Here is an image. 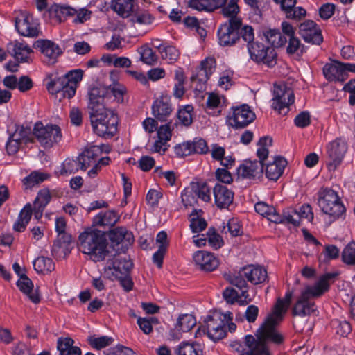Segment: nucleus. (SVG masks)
I'll use <instances>...</instances> for the list:
<instances>
[{"instance_id": "4d7b16f0", "label": "nucleus", "mask_w": 355, "mask_h": 355, "mask_svg": "<svg viewBox=\"0 0 355 355\" xmlns=\"http://www.w3.org/2000/svg\"><path fill=\"white\" fill-rule=\"evenodd\" d=\"M222 233H230L232 236H237L241 232V226L236 219H232L228 221L226 225L220 227Z\"/></svg>"}, {"instance_id": "79ce46f5", "label": "nucleus", "mask_w": 355, "mask_h": 355, "mask_svg": "<svg viewBox=\"0 0 355 355\" xmlns=\"http://www.w3.org/2000/svg\"><path fill=\"white\" fill-rule=\"evenodd\" d=\"M79 169H81L80 162L78 159H66L60 167L58 173L60 175H68L76 173Z\"/></svg>"}, {"instance_id": "6ab92c4d", "label": "nucleus", "mask_w": 355, "mask_h": 355, "mask_svg": "<svg viewBox=\"0 0 355 355\" xmlns=\"http://www.w3.org/2000/svg\"><path fill=\"white\" fill-rule=\"evenodd\" d=\"M89 114L91 112H101L103 109H107L105 106V99L107 98V89L104 87H94L88 92Z\"/></svg>"}, {"instance_id": "49530a36", "label": "nucleus", "mask_w": 355, "mask_h": 355, "mask_svg": "<svg viewBox=\"0 0 355 355\" xmlns=\"http://www.w3.org/2000/svg\"><path fill=\"white\" fill-rule=\"evenodd\" d=\"M105 88L107 89V98L113 96L114 100L117 103L123 102L124 95L126 93V88L125 86L119 83H116Z\"/></svg>"}, {"instance_id": "4c0bfd02", "label": "nucleus", "mask_w": 355, "mask_h": 355, "mask_svg": "<svg viewBox=\"0 0 355 355\" xmlns=\"http://www.w3.org/2000/svg\"><path fill=\"white\" fill-rule=\"evenodd\" d=\"M133 1V0H112L111 8L122 17H128L132 11Z\"/></svg>"}, {"instance_id": "a19ab883", "label": "nucleus", "mask_w": 355, "mask_h": 355, "mask_svg": "<svg viewBox=\"0 0 355 355\" xmlns=\"http://www.w3.org/2000/svg\"><path fill=\"white\" fill-rule=\"evenodd\" d=\"M83 72L80 69L73 70L66 73L64 77L69 80L68 87L66 92L69 96L75 95L78 83L81 81L83 78Z\"/></svg>"}, {"instance_id": "f3484780", "label": "nucleus", "mask_w": 355, "mask_h": 355, "mask_svg": "<svg viewBox=\"0 0 355 355\" xmlns=\"http://www.w3.org/2000/svg\"><path fill=\"white\" fill-rule=\"evenodd\" d=\"M299 34L306 42L320 44L323 41L321 30L312 20H306L299 26Z\"/></svg>"}, {"instance_id": "7c9ffc66", "label": "nucleus", "mask_w": 355, "mask_h": 355, "mask_svg": "<svg viewBox=\"0 0 355 355\" xmlns=\"http://www.w3.org/2000/svg\"><path fill=\"white\" fill-rule=\"evenodd\" d=\"M118 214L113 210L102 211L93 218V225L110 227L119 220Z\"/></svg>"}, {"instance_id": "e2e57ef3", "label": "nucleus", "mask_w": 355, "mask_h": 355, "mask_svg": "<svg viewBox=\"0 0 355 355\" xmlns=\"http://www.w3.org/2000/svg\"><path fill=\"white\" fill-rule=\"evenodd\" d=\"M295 125L301 128L308 126L311 123V116L309 112L303 111L297 114L294 119Z\"/></svg>"}, {"instance_id": "a18cd8bd", "label": "nucleus", "mask_w": 355, "mask_h": 355, "mask_svg": "<svg viewBox=\"0 0 355 355\" xmlns=\"http://www.w3.org/2000/svg\"><path fill=\"white\" fill-rule=\"evenodd\" d=\"M196 188L194 182H192L182 192V201L184 206H193L197 202Z\"/></svg>"}, {"instance_id": "393cba45", "label": "nucleus", "mask_w": 355, "mask_h": 355, "mask_svg": "<svg viewBox=\"0 0 355 355\" xmlns=\"http://www.w3.org/2000/svg\"><path fill=\"white\" fill-rule=\"evenodd\" d=\"M238 289L241 291L240 294L231 287L226 288L224 290L223 295L227 303L234 304L236 302L239 305L244 306L252 302V300L249 295L248 289L246 288Z\"/></svg>"}, {"instance_id": "f257e3e1", "label": "nucleus", "mask_w": 355, "mask_h": 355, "mask_svg": "<svg viewBox=\"0 0 355 355\" xmlns=\"http://www.w3.org/2000/svg\"><path fill=\"white\" fill-rule=\"evenodd\" d=\"M282 319H277L270 314L257 330L255 336L247 335L245 344L248 349H243L239 355H270L268 343L279 345L284 343L285 336L277 329V324Z\"/></svg>"}, {"instance_id": "aec40b11", "label": "nucleus", "mask_w": 355, "mask_h": 355, "mask_svg": "<svg viewBox=\"0 0 355 355\" xmlns=\"http://www.w3.org/2000/svg\"><path fill=\"white\" fill-rule=\"evenodd\" d=\"M34 46L40 49L49 64L55 63L57 58L62 53L57 44L48 40H39L35 42Z\"/></svg>"}, {"instance_id": "4be33fe9", "label": "nucleus", "mask_w": 355, "mask_h": 355, "mask_svg": "<svg viewBox=\"0 0 355 355\" xmlns=\"http://www.w3.org/2000/svg\"><path fill=\"white\" fill-rule=\"evenodd\" d=\"M172 111L170 99L166 96H162L159 98L156 99L152 105V114L160 121H166Z\"/></svg>"}, {"instance_id": "09e8293b", "label": "nucleus", "mask_w": 355, "mask_h": 355, "mask_svg": "<svg viewBox=\"0 0 355 355\" xmlns=\"http://www.w3.org/2000/svg\"><path fill=\"white\" fill-rule=\"evenodd\" d=\"M238 0H230L227 5L222 9L223 15L229 18L227 22H232V19H240L237 17L239 8L237 4Z\"/></svg>"}, {"instance_id": "f03ea898", "label": "nucleus", "mask_w": 355, "mask_h": 355, "mask_svg": "<svg viewBox=\"0 0 355 355\" xmlns=\"http://www.w3.org/2000/svg\"><path fill=\"white\" fill-rule=\"evenodd\" d=\"M108 242L105 233L95 228H87L78 236V248L95 261H102L108 255Z\"/></svg>"}, {"instance_id": "680f3d73", "label": "nucleus", "mask_w": 355, "mask_h": 355, "mask_svg": "<svg viewBox=\"0 0 355 355\" xmlns=\"http://www.w3.org/2000/svg\"><path fill=\"white\" fill-rule=\"evenodd\" d=\"M306 15V10L300 6H294L290 10L285 13V16L288 19L300 21Z\"/></svg>"}, {"instance_id": "473e14b6", "label": "nucleus", "mask_w": 355, "mask_h": 355, "mask_svg": "<svg viewBox=\"0 0 355 355\" xmlns=\"http://www.w3.org/2000/svg\"><path fill=\"white\" fill-rule=\"evenodd\" d=\"M287 164L286 160L283 157H277L273 162L266 166V175L271 180H277L283 173L284 169Z\"/></svg>"}, {"instance_id": "ea45409f", "label": "nucleus", "mask_w": 355, "mask_h": 355, "mask_svg": "<svg viewBox=\"0 0 355 355\" xmlns=\"http://www.w3.org/2000/svg\"><path fill=\"white\" fill-rule=\"evenodd\" d=\"M76 11L75 9L62 5L55 4L49 9L51 17L55 18L59 22L64 21L67 17L73 15Z\"/></svg>"}, {"instance_id": "c756f323", "label": "nucleus", "mask_w": 355, "mask_h": 355, "mask_svg": "<svg viewBox=\"0 0 355 355\" xmlns=\"http://www.w3.org/2000/svg\"><path fill=\"white\" fill-rule=\"evenodd\" d=\"M66 221L64 218H57L55 220V231L58 233V240L54 243L52 247V252H55L61 248L62 244H69L71 243V236L66 234Z\"/></svg>"}, {"instance_id": "b1692460", "label": "nucleus", "mask_w": 355, "mask_h": 355, "mask_svg": "<svg viewBox=\"0 0 355 355\" xmlns=\"http://www.w3.org/2000/svg\"><path fill=\"white\" fill-rule=\"evenodd\" d=\"M69 80L64 76L58 77L51 75L47 78L46 89L51 94H60L62 97L71 98L66 90H68Z\"/></svg>"}, {"instance_id": "8fccbe9b", "label": "nucleus", "mask_w": 355, "mask_h": 355, "mask_svg": "<svg viewBox=\"0 0 355 355\" xmlns=\"http://www.w3.org/2000/svg\"><path fill=\"white\" fill-rule=\"evenodd\" d=\"M88 340L90 345L96 349H101L111 345L114 342L113 338L107 336L100 337L91 336L89 338Z\"/></svg>"}, {"instance_id": "603ef678", "label": "nucleus", "mask_w": 355, "mask_h": 355, "mask_svg": "<svg viewBox=\"0 0 355 355\" xmlns=\"http://www.w3.org/2000/svg\"><path fill=\"white\" fill-rule=\"evenodd\" d=\"M207 242L209 245L214 250H218L223 245L222 237L216 233L214 228L211 227L207 232Z\"/></svg>"}, {"instance_id": "c85d7f7f", "label": "nucleus", "mask_w": 355, "mask_h": 355, "mask_svg": "<svg viewBox=\"0 0 355 355\" xmlns=\"http://www.w3.org/2000/svg\"><path fill=\"white\" fill-rule=\"evenodd\" d=\"M216 68V61L214 58H207L203 60L196 73L191 78L192 81L205 83Z\"/></svg>"}, {"instance_id": "c9c22d12", "label": "nucleus", "mask_w": 355, "mask_h": 355, "mask_svg": "<svg viewBox=\"0 0 355 355\" xmlns=\"http://www.w3.org/2000/svg\"><path fill=\"white\" fill-rule=\"evenodd\" d=\"M98 148L96 147L87 146L79 155L78 159L80 162L81 170L85 171L89 166L96 162L98 157Z\"/></svg>"}, {"instance_id": "ddd939ff", "label": "nucleus", "mask_w": 355, "mask_h": 355, "mask_svg": "<svg viewBox=\"0 0 355 355\" xmlns=\"http://www.w3.org/2000/svg\"><path fill=\"white\" fill-rule=\"evenodd\" d=\"M293 92L286 85H274L272 107L282 114L284 109L294 103Z\"/></svg>"}, {"instance_id": "423d86ee", "label": "nucleus", "mask_w": 355, "mask_h": 355, "mask_svg": "<svg viewBox=\"0 0 355 355\" xmlns=\"http://www.w3.org/2000/svg\"><path fill=\"white\" fill-rule=\"evenodd\" d=\"M89 115L92 130L98 136L110 139L116 133L119 119L112 110L103 109Z\"/></svg>"}, {"instance_id": "5fc2aeb1", "label": "nucleus", "mask_w": 355, "mask_h": 355, "mask_svg": "<svg viewBox=\"0 0 355 355\" xmlns=\"http://www.w3.org/2000/svg\"><path fill=\"white\" fill-rule=\"evenodd\" d=\"M139 53L141 55V60L146 64L153 65L156 64L157 57L152 49L147 46H144L141 48Z\"/></svg>"}, {"instance_id": "3c124183", "label": "nucleus", "mask_w": 355, "mask_h": 355, "mask_svg": "<svg viewBox=\"0 0 355 355\" xmlns=\"http://www.w3.org/2000/svg\"><path fill=\"white\" fill-rule=\"evenodd\" d=\"M137 322L140 329L145 334H149L153 331V325L157 324L159 321L155 317H138Z\"/></svg>"}, {"instance_id": "2eb2a0df", "label": "nucleus", "mask_w": 355, "mask_h": 355, "mask_svg": "<svg viewBox=\"0 0 355 355\" xmlns=\"http://www.w3.org/2000/svg\"><path fill=\"white\" fill-rule=\"evenodd\" d=\"M227 319L226 315L216 313L212 315H208L206 318L207 335L213 340H217L223 338L225 336L226 325L225 320Z\"/></svg>"}, {"instance_id": "5701e85b", "label": "nucleus", "mask_w": 355, "mask_h": 355, "mask_svg": "<svg viewBox=\"0 0 355 355\" xmlns=\"http://www.w3.org/2000/svg\"><path fill=\"white\" fill-rule=\"evenodd\" d=\"M263 172V164L258 160L245 161L237 169L238 175L243 178H259Z\"/></svg>"}, {"instance_id": "864d4df0", "label": "nucleus", "mask_w": 355, "mask_h": 355, "mask_svg": "<svg viewBox=\"0 0 355 355\" xmlns=\"http://www.w3.org/2000/svg\"><path fill=\"white\" fill-rule=\"evenodd\" d=\"M48 178L49 175L46 173L35 171L26 177L24 180V182L27 187H32L35 184L44 182Z\"/></svg>"}, {"instance_id": "de8ad7c7", "label": "nucleus", "mask_w": 355, "mask_h": 355, "mask_svg": "<svg viewBox=\"0 0 355 355\" xmlns=\"http://www.w3.org/2000/svg\"><path fill=\"white\" fill-rule=\"evenodd\" d=\"M196 324V318L191 314H182L179 316L176 327L180 331L187 332L192 329Z\"/></svg>"}, {"instance_id": "13d9d810", "label": "nucleus", "mask_w": 355, "mask_h": 355, "mask_svg": "<svg viewBox=\"0 0 355 355\" xmlns=\"http://www.w3.org/2000/svg\"><path fill=\"white\" fill-rule=\"evenodd\" d=\"M282 221L278 223H289L294 226L300 225V216L297 211L290 209L284 212L283 216H281Z\"/></svg>"}, {"instance_id": "9d476101", "label": "nucleus", "mask_w": 355, "mask_h": 355, "mask_svg": "<svg viewBox=\"0 0 355 355\" xmlns=\"http://www.w3.org/2000/svg\"><path fill=\"white\" fill-rule=\"evenodd\" d=\"M248 52L250 58L259 64H264L269 67H274L277 63V53L273 47L255 42L248 44Z\"/></svg>"}, {"instance_id": "2f4dec72", "label": "nucleus", "mask_w": 355, "mask_h": 355, "mask_svg": "<svg viewBox=\"0 0 355 355\" xmlns=\"http://www.w3.org/2000/svg\"><path fill=\"white\" fill-rule=\"evenodd\" d=\"M110 236L112 242H115L117 244L121 243L123 247L130 245L134 241L132 232L122 227L112 230Z\"/></svg>"}, {"instance_id": "7ed1b4c3", "label": "nucleus", "mask_w": 355, "mask_h": 355, "mask_svg": "<svg viewBox=\"0 0 355 355\" xmlns=\"http://www.w3.org/2000/svg\"><path fill=\"white\" fill-rule=\"evenodd\" d=\"M338 275V272H327L320 277L313 286H307L303 291L293 309L295 315L306 316L317 312L314 302L309 300L311 297L320 296L329 288V281Z\"/></svg>"}, {"instance_id": "4468645a", "label": "nucleus", "mask_w": 355, "mask_h": 355, "mask_svg": "<svg viewBox=\"0 0 355 355\" xmlns=\"http://www.w3.org/2000/svg\"><path fill=\"white\" fill-rule=\"evenodd\" d=\"M255 119V114L250 106L243 104L232 108V115L229 116L230 125L234 128H243L251 123Z\"/></svg>"}, {"instance_id": "20e7f679", "label": "nucleus", "mask_w": 355, "mask_h": 355, "mask_svg": "<svg viewBox=\"0 0 355 355\" xmlns=\"http://www.w3.org/2000/svg\"><path fill=\"white\" fill-rule=\"evenodd\" d=\"M224 277L237 288L248 289L246 279L252 284L257 285L264 282L268 277V274L266 270L261 266L248 265L233 273H225Z\"/></svg>"}, {"instance_id": "bb28decb", "label": "nucleus", "mask_w": 355, "mask_h": 355, "mask_svg": "<svg viewBox=\"0 0 355 355\" xmlns=\"http://www.w3.org/2000/svg\"><path fill=\"white\" fill-rule=\"evenodd\" d=\"M7 51L19 62H28L29 55L32 52L26 44L17 41L8 43Z\"/></svg>"}, {"instance_id": "412c9836", "label": "nucleus", "mask_w": 355, "mask_h": 355, "mask_svg": "<svg viewBox=\"0 0 355 355\" xmlns=\"http://www.w3.org/2000/svg\"><path fill=\"white\" fill-rule=\"evenodd\" d=\"M193 259L200 270L207 272L214 270L219 264L218 259L214 254L204 250L195 252Z\"/></svg>"}, {"instance_id": "338daca9", "label": "nucleus", "mask_w": 355, "mask_h": 355, "mask_svg": "<svg viewBox=\"0 0 355 355\" xmlns=\"http://www.w3.org/2000/svg\"><path fill=\"white\" fill-rule=\"evenodd\" d=\"M239 36L245 42L248 44H252L254 42V30L250 26H244L240 31H239Z\"/></svg>"}, {"instance_id": "37998d69", "label": "nucleus", "mask_w": 355, "mask_h": 355, "mask_svg": "<svg viewBox=\"0 0 355 355\" xmlns=\"http://www.w3.org/2000/svg\"><path fill=\"white\" fill-rule=\"evenodd\" d=\"M265 36L273 48L284 46L287 43V38L281 32L275 29L266 31Z\"/></svg>"}, {"instance_id": "f704fd0d", "label": "nucleus", "mask_w": 355, "mask_h": 355, "mask_svg": "<svg viewBox=\"0 0 355 355\" xmlns=\"http://www.w3.org/2000/svg\"><path fill=\"white\" fill-rule=\"evenodd\" d=\"M17 286L33 303L37 304L40 302L39 295L36 292L33 291V284L32 281L25 274L21 275L17 282Z\"/></svg>"}, {"instance_id": "39448f33", "label": "nucleus", "mask_w": 355, "mask_h": 355, "mask_svg": "<svg viewBox=\"0 0 355 355\" xmlns=\"http://www.w3.org/2000/svg\"><path fill=\"white\" fill-rule=\"evenodd\" d=\"M51 198V196L48 189L40 190L33 202V207L30 203H28L21 210L17 221L13 225L14 230L18 232H24L31 218L33 213L36 219L41 218L43 211L50 202Z\"/></svg>"}, {"instance_id": "a211bd4d", "label": "nucleus", "mask_w": 355, "mask_h": 355, "mask_svg": "<svg viewBox=\"0 0 355 355\" xmlns=\"http://www.w3.org/2000/svg\"><path fill=\"white\" fill-rule=\"evenodd\" d=\"M37 21L29 15H22L15 21V27L18 33L25 37L38 36L40 33Z\"/></svg>"}, {"instance_id": "e433bc0d", "label": "nucleus", "mask_w": 355, "mask_h": 355, "mask_svg": "<svg viewBox=\"0 0 355 355\" xmlns=\"http://www.w3.org/2000/svg\"><path fill=\"white\" fill-rule=\"evenodd\" d=\"M178 355H202L203 348L196 342H182L176 349Z\"/></svg>"}, {"instance_id": "dca6fc26", "label": "nucleus", "mask_w": 355, "mask_h": 355, "mask_svg": "<svg viewBox=\"0 0 355 355\" xmlns=\"http://www.w3.org/2000/svg\"><path fill=\"white\" fill-rule=\"evenodd\" d=\"M209 152L207 141L199 137L193 141H188L180 144L175 147V153L179 157H186L192 154L204 155Z\"/></svg>"}, {"instance_id": "72a5a7b5", "label": "nucleus", "mask_w": 355, "mask_h": 355, "mask_svg": "<svg viewBox=\"0 0 355 355\" xmlns=\"http://www.w3.org/2000/svg\"><path fill=\"white\" fill-rule=\"evenodd\" d=\"M254 209L258 214L267 218L268 220L272 223H277L282 221L281 215L277 212L275 208L263 202L256 203Z\"/></svg>"}, {"instance_id": "6e6552de", "label": "nucleus", "mask_w": 355, "mask_h": 355, "mask_svg": "<svg viewBox=\"0 0 355 355\" xmlns=\"http://www.w3.org/2000/svg\"><path fill=\"white\" fill-rule=\"evenodd\" d=\"M33 133L38 142L44 148H51L62 139V132L57 125H44L42 123H36Z\"/></svg>"}, {"instance_id": "9b49d317", "label": "nucleus", "mask_w": 355, "mask_h": 355, "mask_svg": "<svg viewBox=\"0 0 355 355\" xmlns=\"http://www.w3.org/2000/svg\"><path fill=\"white\" fill-rule=\"evenodd\" d=\"M242 22L241 19H232V22H225L218 29V43L222 46H230L239 40V31Z\"/></svg>"}, {"instance_id": "58836bf2", "label": "nucleus", "mask_w": 355, "mask_h": 355, "mask_svg": "<svg viewBox=\"0 0 355 355\" xmlns=\"http://www.w3.org/2000/svg\"><path fill=\"white\" fill-rule=\"evenodd\" d=\"M292 295L291 291H287L283 299L278 298L270 314L275 315L277 319H283L284 315L290 305Z\"/></svg>"}, {"instance_id": "052dcab7", "label": "nucleus", "mask_w": 355, "mask_h": 355, "mask_svg": "<svg viewBox=\"0 0 355 355\" xmlns=\"http://www.w3.org/2000/svg\"><path fill=\"white\" fill-rule=\"evenodd\" d=\"M162 58L168 60V62H173L179 57L178 50L173 46H163V50H160Z\"/></svg>"}, {"instance_id": "a878e982", "label": "nucleus", "mask_w": 355, "mask_h": 355, "mask_svg": "<svg viewBox=\"0 0 355 355\" xmlns=\"http://www.w3.org/2000/svg\"><path fill=\"white\" fill-rule=\"evenodd\" d=\"M215 203L220 209L227 208L233 202L234 193L226 186L216 184L214 187Z\"/></svg>"}, {"instance_id": "0e129e2a", "label": "nucleus", "mask_w": 355, "mask_h": 355, "mask_svg": "<svg viewBox=\"0 0 355 355\" xmlns=\"http://www.w3.org/2000/svg\"><path fill=\"white\" fill-rule=\"evenodd\" d=\"M192 107L190 105L186 106L184 108L181 109L178 112V118L182 123L184 125H189L192 122V116L191 112Z\"/></svg>"}, {"instance_id": "f8f14e48", "label": "nucleus", "mask_w": 355, "mask_h": 355, "mask_svg": "<svg viewBox=\"0 0 355 355\" xmlns=\"http://www.w3.org/2000/svg\"><path fill=\"white\" fill-rule=\"evenodd\" d=\"M328 157L327 165L329 170L334 171L341 163L347 150L345 139L336 138L329 142L326 147Z\"/></svg>"}, {"instance_id": "c03bdc74", "label": "nucleus", "mask_w": 355, "mask_h": 355, "mask_svg": "<svg viewBox=\"0 0 355 355\" xmlns=\"http://www.w3.org/2000/svg\"><path fill=\"white\" fill-rule=\"evenodd\" d=\"M34 269L37 272H49L55 269V265L51 259L39 257L33 261Z\"/></svg>"}, {"instance_id": "774afa93", "label": "nucleus", "mask_w": 355, "mask_h": 355, "mask_svg": "<svg viewBox=\"0 0 355 355\" xmlns=\"http://www.w3.org/2000/svg\"><path fill=\"white\" fill-rule=\"evenodd\" d=\"M196 186L197 198H200L205 202H208L210 200V191L205 184H199L194 182Z\"/></svg>"}, {"instance_id": "6e6d98bb", "label": "nucleus", "mask_w": 355, "mask_h": 355, "mask_svg": "<svg viewBox=\"0 0 355 355\" xmlns=\"http://www.w3.org/2000/svg\"><path fill=\"white\" fill-rule=\"evenodd\" d=\"M288 45L286 46V53L290 55L302 54L303 53V45L300 39L296 36L287 39Z\"/></svg>"}, {"instance_id": "0eeeda50", "label": "nucleus", "mask_w": 355, "mask_h": 355, "mask_svg": "<svg viewBox=\"0 0 355 355\" xmlns=\"http://www.w3.org/2000/svg\"><path fill=\"white\" fill-rule=\"evenodd\" d=\"M318 205L322 211L329 215L333 220L340 218L345 212V207L342 204L336 191L331 189H321L318 193Z\"/></svg>"}, {"instance_id": "cd10ccee", "label": "nucleus", "mask_w": 355, "mask_h": 355, "mask_svg": "<svg viewBox=\"0 0 355 355\" xmlns=\"http://www.w3.org/2000/svg\"><path fill=\"white\" fill-rule=\"evenodd\" d=\"M323 74L329 81L343 82L346 79L343 63L339 61L326 64L323 67Z\"/></svg>"}, {"instance_id": "1a4fd4ad", "label": "nucleus", "mask_w": 355, "mask_h": 355, "mask_svg": "<svg viewBox=\"0 0 355 355\" xmlns=\"http://www.w3.org/2000/svg\"><path fill=\"white\" fill-rule=\"evenodd\" d=\"M107 258L104 273L111 280H114L117 277L129 274L133 266L130 260L122 258L116 254H110L109 252Z\"/></svg>"}, {"instance_id": "69168bd1", "label": "nucleus", "mask_w": 355, "mask_h": 355, "mask_svg": "<svg viewBox=\"0 0 355 355\" xmlns=\"http://www.w3.org/2000/svg\"><path fill=\"white\" fill-rule=\"evenodd\" d=\"M335 8L336 6L334 3H324L319 9V15L324 20L329 19L334 15Z\"/></svg>"}, {"instance_id": "bf43d9fd", "label": "nucleus", "mask_w": 355, "mask_h": 355, "mask_svg": "<svg viewBox=\"0 0 355 355\" xmlns=\"http://www.w3.org/2000/svg\"><path fill=\"white\" fill-rule=\"evenodd\" d=\"M343 261L347 264H355V242L345 246L342 252Z\"/></svg>"}]
</instances>
